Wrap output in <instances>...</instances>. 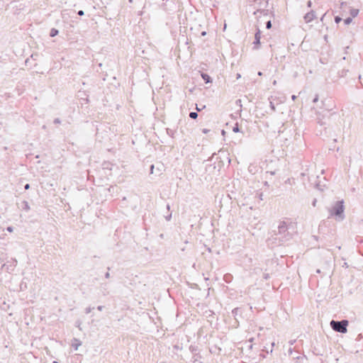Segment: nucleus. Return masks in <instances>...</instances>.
I'll return each instance as SVG.
<instances>
[{
    "label": "nucleus",
    "mask_w": 363,
    "mask_h": 363,
    "mask_svg": "<svg viewBox=\"0 0 363 363\" xmlns=\"http://www.w3.org/2000/svg\"><path fill=\"white\" fill-rule=\"evenodd\" d=\"M348 325L347 320H342L340 322H337L335 320H332L330 322V325L332 328L339 333H345L347 332V326Z\"/></svg>",
    "instance_id": "f257e3e1"
},
{
    "label": "nucleus",
    "mask_w": 363,
    "mask_h": 363,
    "mask_svg": "<svg viewBox=\"0 0 363 363\" xmlns=\"http://www.w3.org/2000/svg\"><path fill=\"white\" fill-rule=\"evenodd\" d=\"M334 214L336 216H341L344 211L343 202H337L333 208Z\"/></svg>",
    "instance_id": "f03ea898"
},
{
    "label": "nucleus",
    "mask_w": 363,
    "mask_h": 363,
    "mask_svg": "<svg viewBox=\"0 0 363 363\" xmlns=\"http://www.w3.org/2000/svg\"><path fill=\"white\" fill-rule=\"evenodd\" d=\"M255 38V44H256L258 46L260 44V38H261L259 30L256 33Z\"/></svg>",
    "instance_id": "7ed1b4c3"
},
{
    "label": "nucleus",
    "mask_w": 363,
    "mask_h": 363,
    "mask_svg": "<svg viewBox=\"0 0 363 363\" xmlns=\"http://www.w3.org/2000/svg\"><path fill=\"white\" fill-rule=\"evenodd\" d=\"M201 77H202L203 79L205 81L206 83L211 82V77H210V76L208 74H205V73H202L201 74Z\"/></svg>",
    "instance_id": "20e7f679"
},
{
    "label": "nucleus",
    "mask_w": 363,
    "mask_h": 363,
    "mask_svg": "<svg viewBox=\"0 0 363 363\" xmlns=\"http://www.w3.org/2000/svg\"><path fill=\"white\" fill-rule=\"evenodd\" d=\"M58 33V31L57 30L55 29V28H52L50 31V36L52 37H54L56 35H57Z\"/></svg>",
    "instance_id": "39448f33"
},
{
    "label": "nucleus",
    "mask_w": 363,
    "mask_h": 363,
    "mask_svg": "<svg viewBox=\"0 0 363 363\" xmlns=\"http://www.w3.org/2000/svg\"><path fill=\"white\" fill-rule=\"evenodd\" d=\"M233 131L234 133H238L240 131L239 130V126H238V123H235L234 127L233 128Z\"/></svg>",
    "instance_id": "423d86ee"
},
{
    "label": "nucleus",
    "mask_w": 363,
    "mask_h": 363,
    "mask_svg": "<svg viewBox=\"0 0 363 363\" xmlns=\"http://www.w3.org/2000/svg\"><path fill=\"white\" fill-rule=\"evenodd\" d=\"M189 116H190V118H191L193 119H196L198 116V114L196 112H191L189 113Z\"/></svg>",
    "instance_id": "0eeeda50"
},
{
    "label": "nucleus",
    "mask_w": 363,
    "mask_h": 363,
    "mask_svg": "<svg viewBox=\"0 0 363 363\" xmlns=\"http://www.w3.org/2000/svg\"><path fill=\"white\" fill-rule=\"evenodd\" d=\"M341 20H342L341 18L339 16H336L335 18V21L337 23H339L341 21Z\"/></svg>",
    "instance_id": "6e6552de"
},
{
    "label": "nucleus",
    "mask_w": 363,
    "mask_h": 363,
    "mask_svg": "<svg viewBox=\"0 0 363 363\" xmlns=\"http://www.w3.org/2000/svg\"><path fill=\"white\" fill-rule=\"evenodd\" d=\"M271 27H272V23H271V21H268V22L267 23V28L268 29H269V28H271Z\"/></svg>",
    "instance_id": "1a4fd4ad"
},
{
    "label": "nucleus",
    "mask_w": 363,
    "mask_h": 363,
    "mask_svg": "<svg viewBox=\"0 0 363 363\" xmlns=\"http://www.w3.org/2000/svg\"><path fill=\"white\" fill-rule=\"evenodd\" d=\"M352 19L350 18H348L345 19V23L349 24L351 22Z\"/></svg>",
    "instance_id": "9d476101"
},
{
    "label": "nucleus",
    "mask_w": 363,
    "mask_h": 363,
    "mask_svg": "<svg viewBox=\"0 0 363 363\" xmlns=\"http://www.w3.org/2000/svg\"><path fill=\"white\" fill-rule=\"evenodd\" d=\"M78 14H79V16H83V15H84V11H79L78 12Z\"/></svg>",
    "instance_id": "9b49d317"
},
{
    "label": "nucleus",
    "mask_w": 363,
    "mask_h": 363,
    "mask_svg": "<svg viewBox=\"0 0 363 363\" xmlns=\"http://www.w3.org/2000/svg\"><path fill=\"white\" fill-rule=\"evenodd\" d=\"M29 188H30V185H29V184H26V185L25 186V189H28Z\"/></svg>",
    "instance_id": "f8f14e48"
},
{
    "label": "nucleus",
    "mask_w": 363,
    "mask_h": 363,
    "mask_svg": "<svg viewBox=\"0 0 363 363\" xmlns=\"http://www.w3.org/2000/svg\"><path fill=\"white\" fill-rule=\"evenodd\" d=\"M305 18H306V19L310 18L309 14H307V15L305 16Z\"/></svg>",
    "instance_id": "ddd939ff"
},
{
    "label": "nucleus",
    "mask_w": 363,
    "mask_h": 363,
    "mask_svg": "<svg viewBox=\"0 0 363 363\" xmlns=\"http://www.w3.org/2000/svg\"><path fill=\"white\" fill-rule=\"evenodd\" d=\"M203 132L204 133H207L208 132V130H206V129H204V130H203Z\"/></svg>",
    "instance_id": "4468645a"
},
{
    "label": "nucleus",
    "mask_w": 363,
    "mask_h": 363,
    "mask_svg": "<svg viewBox=\"0 0 363 363\" xmlns=\"http://www.w3.org/2000/svg\"><path fill=\"white\" fill-rule=\"evenodd\" d=\"M196 110L199 111L201 110L200 107H196Z\"/></svg>",
    "instance_id": "2eb2a0df"
},
{
    "label": "nucleus",
    "mask_w": 363,
    "mask_h": 363,
    "mask_svg": "<svg viewBox=\"0 0 363 363\" xmlns=\"http://www.w3.org/2000/svg\"><path fill=\"white\" fill-rule=\"evenodd\" d=\"M52 363H58V362L55 361V362H53Z\"/></svg>",
    "instance_id": "dca6fc26"
},
{
    "label": "nucleus",
    "mask_w": 363,
    "mask_h": 363,
    "mask_svg": "<svg viewBox=\"0 0 363 363\" xmlns=\"http://www.w3.org/2000/svg\"><path fill=\"white\" fill-rule=\"evenodd\" d=\"M130 2H132V1H133V0H130Z\"/></svg>",
    "instance_id": "f3484780"
}]
</instances>
